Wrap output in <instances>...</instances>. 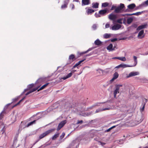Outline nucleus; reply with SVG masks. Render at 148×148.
<instances>
[{
	"mask_svg": "<svg viewBox=\"0 0 148 148\" xmlns=\"http://www.w3.org/2000/svg\"><path fill=\"white\" fill-rule=\"evenodd\" d=\"M36 120H34L32 121L27 124L25 121L21 122V123L20 125V126L22 129L25 128V127H29L30 126L32 125L33 124L35 123Z\"/></svg>",
	"mask_w": 148,
	"mask_h": 148,
	"instance_id": "f257e3e1",
	"label": "nucleus"
},
{
	"mask_svg": "<svg viewBox=\"0 0 148 148\" xmlns=\"http://www.w3.org/2000/svg\"><path fill=\"white\" fill-rule=\"evenodd\" d=\"M78 142L77 140H73L69 146L66 148H77L78 145Z\"/></svg>",
	"mask_w": 148,
	"mask_h": 148,
	"instance_id": "f03ea898",
	"label": "nucleus"
},
{
	"mask_svg": "<svg viewBox=\"0 0 148 148\" xmlns=\"http://www.w3.org/2000/svg\"><path fill=\"white\" fill-rule=\"evenodd\" d=\"M119 76V75L118 73L116 72L114 73L113 75L112 78L109 81L110 83H112L116 79L118 78Z\"/></svg>",
	"mask_w": 148,
	"mask_h": 148,
	"instance_id": "7ed1b4c3",
	"label": "nucleus"
},
{
	"mask_svg": "<svg viewBox=\"0 0 148 148\" xmlns=\"http://www.w3.org/2000/svg\"><path fill=\"white\" fill-rule=\"evenodd\" d=\"M114 108L113 106H109L107 108H105L103 109H99L96 110L95 113H97L103 111V110H109L111 109Z\"/></svg>",
	"mask_w": 148,
	"mask_h": 148,
	"instance_id": "20e7f679",
	"label": "nucleus"
},
{
	"mask_svg": "<svg viewBox=\"0 0 148 148\" xmlns=\"http://www.w3.org/2000/svg\"><path fill=\"white\" fill-rule=\"evenodd\" d=\"M143 119L141 116H138L136 117L135 119V123L136 124H138L140 123L143 121Z\"/></svg>",
	"mask_w": 148,
	"mask_h": 148,
	"instance_id": "39448f33",
	"label": "nucleus"
},
{
	"mask_svg": "<svg viewBox=\"0 0 148 148\" xmlns=\"http://www.w3.org/2000/svg\"><path fill=\"white\" fill-rule=\"evenodd\" d=\"M145 36L144 30H141L138 33L137 37L139 39H141L143 38Z\"/></svg>",
	"mask_w": 148,
	"mask_h": 148,
	"instance_id": "423d86ee",
	"label": "nucleus"
},
{
	"mask_svg": "<svg viewBox=\"0 0 148 148\" xmlns=\"http://www.w3.org/2000/svg\"><path fill=\"white\" fill-rule=\"evenodd\" d=\"M133 67L132 66L129 65L125 64H121L115 67L116 68H125L127 67Z\"/></svg>",
	"mask_w": 148,
	"mask_h": 148,
	"instance_id": "0eeeda50",
	"label": "nucleus"
},
{
	"mask_svg": "<svg viewBox=\"0 0 148 148\" xmlns=\"http://www.w3.org/2000/svg\"><path fill=\"white\" fill-rule=\"evenodd\" d=\"M121 27V25L120 24H116L113 26L111 27L112 30H116L119 29Z\"/></svg>",
	"mask_w": 148,
	"mask_h": 148,
	"instance_id": "6e6552de",
	"label": "nucleus"
},
{
	"mask_svg": "<svg viewBox=\"0 0 148 148\" xmlns=\"http://www.w3.org/2000/svg\"><path fill=\"white\" fill-rule=\"evenodd\" d=\"M66 123V120L62 121L58 125L57 130H60L61 129Z\"/></svg>",
	"mask_w": 148,
	"mask_h": 148,
	"instance_id": "1a4fd4ad",
	"label": "nucleus"
},
{
	"mask_svg": "<svg viewBox=\"0 0 148 148\" xmlns=\"http://www.w3.org/2000/svg\"><path fill=\"white\" fill-rule=\"evenodd\" d=\"M108 18L110 20L114 21L117 18V16L116 14L111 13L109 15Z\"/></svg>",
	"mask_w": 148,
	"mask_h": 148,
	"instance_id": "9d476101",
	"label": "nucleus"
},
{
	"mask_svg": "<svg viewBox=\"0 0 148 148\" xmlns=\"http://www.w3.org/2000/svg\"><path fill=\"white\" fill-rule=\"evenodd\" d=\"M139 73L137 72H132L130 73L127 76V78H129L133 76L138 75Z\"/></svg>",
	"mask_w": 148,
	"mask_h": 148,
	"instance_id": "9b49d317",
	"label": "nucleus"
},
{
	"mask_svg": "<svg viewBox=\"0 0 148 148\" xmlns=\"http://www.w3.org/2000/svg\"><path fill=\"white\" fill-rule=\"evenodd\" d=\"M115 47H113L112 44H110L107 48V49L109 51H114L115 50Z\"/></svg>",
	"mask_w": 148,
	"mask_h": 148,
	"instance_id": "f8f14e48",
	"label": "nucleus"
},
{
	"mask_svg": "<svg viewBox=\"0 0 148 148\" xmlns=\"http://www.w3.org/2000/svg\"><path fill=\"white\" fill-rule=\"evenodd\" d=\"M86 13L87 15L91 14L95 12L94 10L90 8H86Z\"/></svg>",
	"mask_w": 148,
	"mask_h": 148,
	"instance_id": "ddd939ff",
	"label": "nucleus"
},
{
	"mask_svg": "<svg viewBox=\"0 0 148 148\" xmlns=\"http://www.w3.org/2000/svg\"><path fill=\"white\" fill-rule=\"evenodd\" d=\"M90 0H82V5H87L90 3Z\"/></svg>",
	"mask_w": 148,
	"mask_h": 148,
	"instance_id": "4468645a",
	"label": "nucleus"
},
{
	"mask_svg": "<svg viewBox=\"0 0 148 148\" xmlns=\"http://www.w3.org/2000/svg\"><path fill=\"white\" fill-rule=\"evenodd\" d=\"M147 24H145L143 25H142L140 26H139L137 28V31H139L145 28L146 27Z\"/></svg>",
	"mask_w": 148,
	"mask_h": 148,
	"instance_id": "2eb2a0df",
	"label": "nucleus"
},
{
	"mask_svg": "<svg viewBox=\"0 0 148 148\" xmlns=\"http://www.w3.org/2000/svg\"><path fill=\"white\" fill-rule=\"evenodd\" d=\"M99 13L101 16H104L107 13V10H100L99 11Z\"/></svg>",
	"mask_w": 148,
	"mask_h": 148,
	"instance_id": "dca6fc26",
	"label": "nucleus"
},
{
	"mask_svg": "<svg viewBox=\"0 0 148 148\" xmlns=\"http://www.w3.org/2000/svg\"><path fill=\"white\" fill-rule=\"evenodd\" d=\"M51 132V130H48V131H47L46 132L41 134L39 136V138L40 139L42 138L43 137H44L45 136L47 135V134H49V133Z\"/></svg>",
	"mask_w": 148,
	"mask_h": 148,
	"instance_id": "f3484780",
	"label": "nucleus"
},
{
	"mask_svg": "<svg viewBox=\"0 0 148 148\" xmlns=\"http://www.w3.org/2000/svg\"><path fill=\"white\" fill-rule=\"evenodd\" d=\"M75 58V56L73 54L71 55L69 57V60H70V62L68 63L67 64H69L71 62H72L74 60V59Z\"/></svg>",
	"mask_w": 148,
	"mask_h": 148,
	"instance_id": "a211bd4d",
	"label": "nucleus"
},
{
	"mask_svg": "<svg viewBox=\"0 0 148 148\" xmlns=\"http://www.w3.org/2000/svg\"><path fill=\"white\" fill-rule=\"evenodd\" d=\"M72 75V73H70L68 74L66 76H64L61 78V79H62L63 80H65L67 78H68L71 77Z\"/></svg>",
	"mask_w": 148,
	"mask_h": 148,
	"instance_id": "6ab92c4d",
	"label": "nucleus"
},
{
	"mask_svg": "<svg viewBox=\"0 0 148 148\" xmlns=\"http://www.w3.org/2000/svg\"><path fill=\"white\" fill-rule=\"evenodd\" d=\"M45 81V78H41L38 79L36 82V84L38 83H41L42 82Z\"/></svg>",
	"mask_w": 148,
	"mask_h": 148,
	"instance_id": "aec40b11",
	"label": "nucleus"
},
{
	"mask_svg": "<svg viewBox=\"0 0 148 148\" xmlns=\"http://www.w3.org/2000/svg\"><path fill=\"white\" fill-rule=\"evenodd\" d=\"M40 86L39 85L37 88H34V89H32V90H30L29 92H27L26 94L25 95H29V94L30 93L34 91H35L38 88L40 87Z\"/></svg>",
	"mask_w": 148,
	"mask_h": 148,
	"instance_id": "412c9836",
	"label": "nucleus"
},
{
	"mask_svg": "<svg viewBox=\"0 0 148 148\" xmlns=\"http://www.w3.org/2000/svg\"><path fill=\"white\" fill-rule=\"evenodd\" d=\"M92 7L97 8H98L99 3H93L92 4Z\"/></svg>",
	"mask_w": 148,
	"mask_h": 148,
	"instance_id": "4be33fe9",
	"label": "nucleus"
},
{
	"mask_svg": "<svg viewBox=\"0 0 148 148\" xmlns=\"http://www.w3.org/2000/svg\"><path fill=\"white\" fill-rule=\"evenodd\" d=\"M133 58L134 61V65H132L133 67L136 66L137 63V57L135 56H133Z\"/></svg>",
	"mask_w": 148,
	"mask_h": 148,
	"instance_id": "5701e85b",
	"label": "nucleus"
},
{
	"mask_svg": "<svg viewBox=\"0 0 148 148\" xmlns=\"http://www.w3.org/2000/svg\"><path fill=\"white\" fill-rule=\"evenodd\" d=\"M135 7V5L134 3H132L128 5V8L130 9H133Z\"/></svg>",
	"mask_w": 148,
	"mask_h": 148,
	"instance_id": "b1692460",
	"label": "nucleus"
},
{
	"mask_svg": "<svg viewBox=\"0 0 148 148\" xmlns=\"http://www.w3.org/2000/svg\"><path fill=\"white\" fill-rule=\"evenodd\" d=\"M101 42L99 39H97L95 41V44L96 45H101Z\"/></svg>",
	"mask_w": 148,
	"mask_h": 148,
	"instance_id": "393cba45",
	"label": "nucleus"
},
{
	"mask_svg": "<svg viewBox=\"0 0 148 148\" xmlns=\"http://www.w3.org/2000/svg\"><path fill=\"white\" fill-rule=\"evenodd\" d=\"M143 12V11H142L141 12H136V13H132V14H127V15H135L136 16H138L139 15L141 14Z\"/></svg>",
	"mask_w": 148,
	"mask_h": 148,
	"instance_id": "a878e982",
	"label": "nucleus"
},
{
	"mask_svg": "<svg viewBox=\"0 0 148 148\" xmlns=\"http://www.w3.org/2000/svg\"><path fill=\"white\" fill-rule=\"evenodd\" d=\"M111 34H105L103 35V37L105 38H110L111 35Z\"/></svg>",
	"mask_w": 148,
	"mask_h": 148,
	"instance_id": "bb28decb",
	"label": "nucleus"
},
{
	"mask_svg": "<svg viewBox=\"0 0 148 148\" xmlns=\"http://www.w3.org/2000/svg\"><path fill=\"white\" fill-rule=\"evenodd\" d=\"M91 49H89L88 50H87L86 51H84V52H81V53H79V52H78V55H79V57L80 56H81L83 54H85V53H87L89 51H90V50H91Z\"/></svg>",
	"mask_w": 148,
	"mask_h": 148,
	"instance_id": "cd10ccee",
	"label": "nucleus"
},
{
	"mask_svg": "<svg viewBox=\"0 0 148 148\" xmlns=\"http://www.w3.org/2000/svg\"><path fill=\"white\" fill-rule=\"evenodd\" d=\"M97 73L99 74L100 75H102L103 73V70L98 69L97 70Z\"/></svg>",
	"mask_w": 148,
	"mask_h": 148,
	"instance_id": "c85d7f7f",
	"label": "nucleus"
},
{
	"mask_svg": "<svg viewBox=\"0 0 148 148\" xmlns=\"http://www.w3.org/2000/svg\"><path fill=\"white\" fill-rule=\"evenodd\" d=\"M122 9L120 8V7H118L115 9V12L116 13H119L121 12Z\"/></svg>",
	"mask_w": 148,
	"mask_h": 148,
	"instance_id": "c756f323",
	"label": "nucleus"
},
{
	"mask_svg": "<svg viewBox=\"0 0 148 148\" xmlns=\"http://www.w3.org/2000/svg\"><path fill=\"white\" fill-rule=\"evenodd\" d=\"M123 86V85L122 84H118L116 86V89H115L119 91V90L121 87Z\"/></svg>",
	"mask_w": 148,
	"mask_h": 148,
	"instance_id": "7c9ffc66",
	"label": "nucleus"
},
{
	"mask_svg": "<svg viewBox=\"0 0 148 148\" xmlns=\"http://www.w3.org/2000/svg\"><path fill=\"white\" fill-rule=\"evenodd\" d=\"M48 84L49 83H47L45 84L44 85L42 86L38 90V91L39 90H41L43 89L45 87H46L48 85Z\"/></svg>",
	"mask_w": 148,
	"mask_h": 148,
	"instance_id": "2f4dec72",
	"label": "nucleus"
},
{
	"mask_svg": "<svg viewBox=\"0 0 148 148\" xmlns=\"http://www.w3.org/2000/svg\"><path fill=\"white\" fill-rule=\"evenodd\" d=\"M119 91L118 90L115 89L114 92V97L115 98H116V95L118 94L119 93Z\"/></svg>",
	"mask_w": 148,
	"mask_h": 148,
	"instance_id": "473e14b6",
	"label": "nucleus"
},
{
	"mask_svg": "<svg viewBox=\"0 0 148 148\" xmlns=\"http://www.w3.org/2000/svg\"><path fill=\"white\" fill-rule=\"evenodd\" d=\"M133 19L132 18H128L127 20V22L128 24H130L133 21Z\"/></svg>",
	"mask_w": 148,
	"mask_h": 148,
	"instance_id": "72a5a7b5",
	"label": "nucleus"
},
{
	"mask_svg": "<svg viewBox=\"0 0 148 148\" xmlns=\"http://www.w3.org/2000/svg\"><path fill=\"white\" fill-rule=\"evenodd\" d=\"M118 58L119 60L123 61H125L126 60V58L124 57H119Z\"/></svg>",
	"mask_w": 148,
	"mask_h": 148,
	"instance_id": "f704fd0d",
	"label": "nucleus"
},
{
	"mask_svg": "<svg viewBox=\"0 0 148 148\" xmlns=\"http://www.w3.org/2000/svg\"><path fill=\"white\" fill-rule=\"evenodd\" d=\"M59 69H60L58 71L60 72H61L64 70V67H63L58 66L57 67V70H58Z\"/></svg>",
	"mask_w": 148,
	"mask_h": 148,
	"instance_id": "c9c22d12",
	"label": "nucleus"
},
{
	"mask_svg": "<svg viewBox=\"0 0 148 148\" xmlns=\"http://www.w3.org/2000/svg\"><path fill=\"white\" fill-rule=\"evenodd\" d=\"M68 3H65L63 5H62L61 6V8L62 9H64L65 8L67 7V5Z\"/></svg>",
	"mask_w": 148,
	"mask_h": 148,
	"instance_id": "e433bc0d",
	"label": "nucleus"
},
{
	"mask_svg": "<svg viewBox=\"0 0 148 148\" xmlns=\"http://www.w3.org/2000/svg\"><path fill=\"white\" fill-rule=\"evenodd\" d=\"M95 15L96 17L98 18L100 17L101 16V15L99 14V13H95Z\"/></svg>",
	"mask_w": 148,
	"mask_h": 148,
	"instance_id": "4c0bfd02",
	"label": "nucleus"
},
{
	"mask_svg": "<svg viewBox=\"0 0 148 148\" xmlns=\"http://www.w3.org/2000/svg\"><path fill=\"white\" fill-rule=\"evenodd\" d=\"M108 3H104L102 4V6L103 7H106L108 6Z\"/></svg>",
	"mask_w": 148,
	"mask_h": 148,
	"instance_id": "58836bf2",
	"label": "nucleus"
},
{
	"mask_svg": "<svg viewBox=\"0 0 148 148\" xmlns=\"http://www.w3.org/2000/svg\"><path fill=\"white\" fill-rule=\"evenodd\" d=\"M58 136H59L58 134H56L54 135V136H53V137H52V139L53 140L55 139Z\"/></svg>",
	"mask_w": 148,
	"mask_h": 148,
	"instance_id": "ea45409f",
	"label": "nucleus"
},
{
	"mask_svg": "<svg viewBox=\"0 0 148 148\" xmlns=\"http://www.w3.org/2000/svg\"><path fill=\"white\" fill-rule=\"evenodd\" d=\"M91 114V113H86L85 114H80L82 115L83 116H88L90 115V114Z\"/></svg>",
	"mask_w": 148,
	"mask_h": 148,
	"instance_id": "a19ab883",
	"label": "nucleus"
},
{
	"mask_svg": "<svg viewBox=\"0 0 148 148\" xmlns=\"http://www.w3.org/2000/svg\"><path fill=\"white\" fill-rule=\"evenodd\" d=\"M110 26V23H107L105 25V28H107L109 27Z\"/></svg>",
	"mask_w": 148,
	"mask_h": 148,
	"instance_id": "79ce46f5",
	"label": "nucleus"
},
{
	"mask_svg": "<svg viewBox=\"0 0 148 148\" xmlns=\"http://www.w3.org/2000/svg\"><path fill=\"white\" fill-rule=\"evenodd\" d=\"M84 60H83L79 61L76 64V65H77V66L79 65L80 64H81V63L82 62H83Z\"/></svg>",
	"mask_w": 148,
	"mask_h": 148,
	"instance_id": "37998d69",
	"label": "nucleus"
},
{
	"mask_svg": "<svg viewBox=\"0 0 148 148\" xmlns=\"http://www.w3.org/2000/svg\"><path fill=\"white\" fill-rule=\"evenodd\" d=\"M34 86V84H32L30 85H29L28 86V89H30L31 88H32Z\"/></svg>",
	"mask_w": 148,
	"mask_h": 148,
	"instance_id": "c03bdc74",
	"label": "nucleus"
},
{
	"mask_svg": "<svg viewBox=\"0 0 148 148\" xmlns=\"http://www.w3.org/2000/svg\"><path fill=\"white\" fill-rule=\"evenodd\" d=\"M122 20L123 19L122 18L119 19L117 21V22L119 23H122Z\"/></svg>",
	"mask_w": 148,
	"mask_h": 148,
	"instance_id": "a18cd8bd",
	"label": "nucleus"
},
{
	"mask_svg": "<svg viewBox=\"0 0 148 148\" xmlns=\"http://www.w3.org/2000/svg\"><path fill=\"white\" fill-rule=\"evenodd\" d=\"M83 122V121L82 120L78 121L77 123V124H81Z\"/></svg>",
	"mask_w": 148,
	"mask_h": 148,
	"instance_id": "49530a36",
	"label": "nucleus"
},
{
	"mask_svg": "<svg viewBox=\"0 0 148 148\" xmlns=\"http://www.w3.org/2000/svg\"><path fill=\"white\" fill-rule=\"evenodd\" d=\"M25 98V97L23 98V99H22L19 102H18L13 107H14L15 106H16L18 105L20 103V102L23 100Z\"/></svg>",
	"mask_w": 148,
	"mask_h": 148,
	"instance_id": "de8ad7c7",
	"label": "nucleus"
},
{
	"mask_svg": "<svg viewBox=\"0 0 148 148\" xmlns=\"http://www.w3.org/2000/svg\"><path fill=\"white\" fill-rule=\"evenodd\" d=\"M117 143L119 144H122L123 143V141L121 140L119 141H118Z\"/></svg>",
	"mask_w": 148,
	"mask_h": 148,
	"instance_id": "09e8293b",
	"label": "nucleus"
},
{
	"mask_svg": "<svg viewBox=\"0 0 148 148\" xmlns=\"http://www.w3.org/2000/svg\"><path fill=\"white\" fill-rule=\"evenodd\" d=\"M148 5V0L145 1L144 3H143V5Z\"/></svg>",
	"mask_w": 148,
	"mask_h": 148,
	"instance_id": "8fccbe9b",
	"label": "nucleus"
},
{
	"mask_svg": "<svg viewBox=\"0 0 148 148\" xmlns=\"http://www.w3.org/2000/svg\"><path fill=\"white\" fill-rule=\"evenodd\" d=\"M65 133H63L62 135L60 136V138L61 139H62L63 137H64V135H65Z\"/></svg>",
	"mask_w": 148,
	"mask_h": 148,
	"instance_id": "3c124183",
	"label": "nucleus"
},
{
	"mask_svg": "<svg viewBox=\"0 0 148 148\" xmlns=\"http://www.w3.org/2000/svg\"><path fill=\"white\" fill-rule=\"evenodd\" d=\"M119 7H120V8H121V9L122 10V9L124 8V5L123 4L121 3L120 4V5L119 6Z\"/></svg>",
	"mask_w": 148,
	"mask_h": 148,
	"instance_id": "603ef678",
	"label": "nucleus"
},
{
	"mask_svg": "<svg viewBox=\"0 0 148 148\" xmlns=\"http://www.w3.org/2000/svg\"><path fill=\"white\" fill-rule=\"evenodd\" d=\"M145 108V106L144 105L143 107L140 108V110L141 112H143Z\"/></svg>",
	"mask_w": 148,
	"mask_h": 148,
	"instance_id": "864d4df0",
	"label": "nucleus"
},
{
	"mask_svg": "<svg viewBox=\"0 0 148 148\" xmlns=\"http://www.w3.org/2000/svg\"><path fill=\"white\" fill-rule=\"evenodd\" d=\"M99 143L102 146H103L106 144V143H103L102 142H99Z\"/></svg>",
	"mask_w": 148,
	"mask_h": 148,
	"instance_id": "5fc2aeb1",
	"label": "nucleus"
},
{
	"mask_svg": "<svg viewBox=\"0 0 148 148\" xmlns=\"http://www.w3.org/2000/svg\"><path fill=\"white\" fill-rule=\"evenodd\" d=\"M117 40V38H114V39H111V41L112 42H114L115 41Z\"/></svg>",
	"mask_w": 148,
	"mask_h": 148,
	"instance_id": "6e6d98bb",
	"label": "nucleus"
},
{
	"mask_svg": "<svg viewBox=\"0 0 148 148\" xmlns=\"http://www.w3.org/2000/svg\"><path fill=\"white\" fill-rule=\"evenodd\" d=\"M97 27V26L96 25H94L92 26V28L93 29H96Z\"/></svg>",
	"mask_w": 148,
	"mask_h": 148,
	"instance_id": "4d7b16f0",
	"label": "nucleus"
},
{
	"mask_svg": "<svg viewBox=\"0 0 148 148\" xmlns=\"http://www.w3.org/2000/svg\"><path fill=\"white\" fill-rule=\"evenodd\" d=\"M116 127V126H115V125L113 126H112L111 127L109 128L108 130H112V129Z\"/></svg>",
	"mask_w": 148,
	"mask_h": 148,
	"instance_id": "13d9d810",
	"label": "nucleus"
},
{
	"mask_svg": "<svg viewBox=\"0 0 148 148\" xmlns=\"http://www.w3.org/2000/svg\"><path fill=\"white\" fill-rule=\"evenodd\" d=\"M70 6L71 7L72 9H73L74 8V5L73 4H71L70 5Z\"/></svg>",
	"mask_w": 148,
	"mask_h": 148,
	"instance_id": "bf43d9fd",
	"label": "nucleus"
},
{
	"mask_svg": "<svg viewBox=\"0 0 148 148\" xmlns=\"http://www.w3.org/2000/svg\"><path fill=\"white\" fill-rule=\"evenodd\" d=\"M147 54H148V52L143 53V55H147Z\"/></svg>",
	"mask_w": 148,
	"mask_h": 148,
	"instance_id": "052dcab7",
	"label": "nucleus"
},
{
	"mask_svg": "<svg viewBox=\"0 0 148 148\" xmlns=\"http://www.w3.org/2000/svg\"><path fill=\"white\" fill-rule=\"evenodd\" d=\"M147 54H148V52L143 53V55H147Z\"/></svg>",
	"mask_w": 148,
	"mask_h": 148,
	"instance_id": "680f3d73",
	"label": "nucleus"
},
{
	"mask_svg": "<svg viewBox=\"0 0 148 148\" xmlns=\"http://www.w3.org/2000/svg\"><path fill=\"white\" fill-rule=\"evenodd\" d=\"M115 7L114 6H112L111 8V10H113L114 8H115Z\"/></svg>",
	"mask_w": 148,
	"mask_h": 148,
	"instance_id": "e2e57ef3",
	"label": "nucleus"
},
{
	"mask_svg": "<svg viewBox=\"0 0 148 148\" xmlns=\"http://www.w3.org/2000/svg\"><path fill=\"white\" fill-rule=\"evenodd\" d=\"M119 57H114L113 58H112V59H118V58H119Z\"/></svg>",
	"mask_w": 148,
	"mask_h": 148,
	"instance_id": "0e129e2a",
	"label": "nucleus"
},
{
	"mask_svg": "<svg viewBox=\"0 0 148 148\" xmlns=\"http://www.w3.org/2000/svg\"><path fill=\"white\" fill-rule=\"evenodd\" d=\"M77 66L76 65V64H75L73 66V68H75V67H77Z\"/></svg>",
	"mask_w": 148,
	"mask_h": 148,
	"instance_id": "69168bd1",
	"label": "nucleus"
},
{
	"mask_svg": "<svg viewBox=\"0 0 148 148\" xmlns=\"http://www.w3.org/2000/svg\"><path fill=\"white\" fill-rule=\"evenodd\" d=\"M18 98H15L14 99V100L15 101H16V100H18Z\"/></svg>",
	"mask_w": 148,
	"mask_h": 148,
	"instance_id": "338daca9",
	"label": "nucleus"
},
{
	"mask_svg": "<svg viewBox=\"0 0 148 148\" xmlns=\"http://www.w3.org/2000/svg\"><path fill=\"white\" fill-rule=\"evenodd\" d=\"M73 1L76 2H78V0H73Z\"/></svg>",
	"mask_w": 148,
	"mask_h": 148,
	"instance_id": "774afa93",
	"label": "nucleus"
}]
</instances>
